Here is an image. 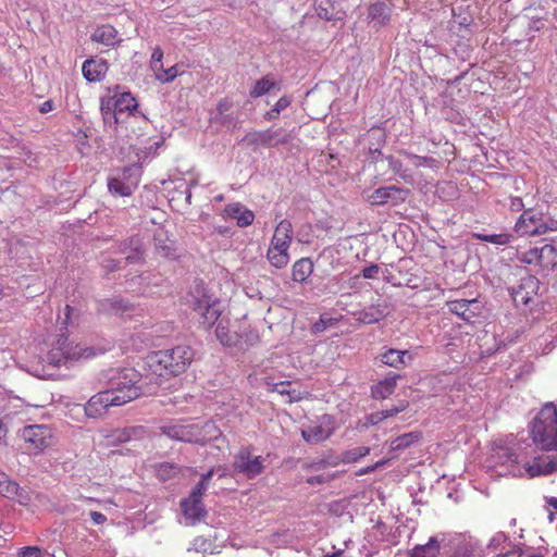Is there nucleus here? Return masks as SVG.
I'll return each instance as SVG.
<instances>
[{
  "label": "nucleus",
  "instance_id": "16",
  "mask_svg": "<svg viewBox=\"0 0 557 557\" xmlns=\"http://www.w3.org/2000/svg\"><path fill=\"white\" fill-rule=\"evenodd\" d=\"M515 232L520 236H539L546 234V228L542 215L533 209H527L517 220Z\"/></svg>",
  "mask_w": 557,
  "mask_h": 557
},
{
  "label": "nucleus",
  "instance_id": "49",
  "mask_svg": "<svg viewBox=\"0 0 557 557\" xmlns=\"http://www.w3.org/2000/svg\"><path fill=\"white\" fill-rule=\"evenodd\" d=\"M380 272V267L377 264H371L362 270V276L364 278H374Z\"/></svg>",
  "mask_w": 557,
  "mask_h": 557
},
{
  "label": "nucleus",
  "instance_id": "42",
  "mask_svg": "<svg viewBox=\"0 0 557 557\" xmlns=\"http://www.w3.org/2000/svg\"><path fill=\"white\" fill-rule=\"evenodd\" d=\"M162 59H163V51L159 46H157L153 49L151 59H150V67L154 73L159 72V70H162V65H163Z\"/></svg>",
  "mask_w": 557,
  "mask_h": 557
},
{
  "label": "nucleus",
  "instance_id": "53",
  "mask_svg": "<svg viewBox=\"0 0 557 557\" xmlns=\"http://www.w3.org/2000/svg\"><path fill=\"white\" fill-rule=\"evenodd\" d=\"M290 102L292 100L289 97L283 96L275 102L274 107L281 112L289 107Z\"/></svg>",
  "mask_w": 557,
  "mask_h": 557
},
{
  "label": "nucleus",
  "instance_id": "14",
  "mask_svg": "<svg viewBox=\"0 0 557 557\" xmlns=\"http://www.w3.org/2000/svg\"><path fill=\"white\" fill-rule=\"evenodd\" d=\"M409 195V189L391 185L376 188L375 190L366 196V200L371 206H384L386 203L397 206L399 203L405 202Z\"/></svg>",
  "mask_w": 557,
  "mask_h": 557
},
{
  "label": "nucleus",
  "instance_id": "25",
  "mask_svg": "<svg viewBox=\"0 0 557 557\" xmlns=\"http://www.w3.org/2000/svg\"><path fill=\"white\" fill-rule=\"evenodd\" d=\"M392 8L385 1H376L370 4L368 17L379 26H385L391 20Z\"/></svg>",
  "mask_w": 557,
  "mask_h": 557
},
{
  "label": "nucleus",
  "instance_id": "58",
  "mask_svg": "<svg viewBox=\"0 0 557 557\" xmlns=\"http://www.w3.org/2000/svg\"><path fill=\"white\" fill-rule=\"evenodd\" d=\"M307 482L311 485L322 484V483L326 482V479L323 475H312L307 479Z\"/></svg>",
  "mask_w": 557,
  "mask_h": 557
},
{
  "label": "nucleus",
  "instance_id": "63",
  "mask_svg": "<svg viewBox=\"0 0 557 557\" xmlns=\"http://www.w3.org/2000/svg\"><path fill=\"white\" fill-rule=\"evenodd\" d=\"M65 310H66V320H67V319H69V317H70V312H71V310H72V307H71V306H69V305H66Z\"/></svg>",
  "mask_w": 557,
  "mask_h": 557
},
{
  "label": "nucleus",
  "instance_id": "6",
  "mask_svg": "<svg viewBox=\"0 0 557 557\" xmlns=\"http://www.w3.org/2000/svg\"><path fill=\"white\" fill-rule=\"evenodd\" d=\"M293 234L290 221L284 219L277 223L267 250V259L272 267L283 269L288 264Z\"/></svg>",
  "mask_w": 557,
  "mask_h": 557
},
{
  "label": "nucleus",
  "instance_id": "24",
  "mask_svg": "<svg viewBox=\"0 0 557 557\" xmlns=\"http://www.w3.org/2000/svg\"><path fill=\"white\" fill-rule=\"evenodd\" d=\"M91 40L107 47H115L122 40L117 30L111 25H101L91 34Z\"/></svg>",
  "mask_w": 557,
  "mask_h": 557
},
{
  "label": "nucleus",
  "instance_id": "4",
  "mask_svg": "<svg viewBox=\"0 0 557 557\" xmlns=\"http://www.w3.org/2000/svg\"><path fill=\"white\" fill-rule=\"evenodd\" d=\"M162 434L171 440L206 445L207 443L218 440L222 432L211 421L199 424L170 423L161 428Z\"/></svg>",
  "mask_w": 557,
  "mask_h": 557
},
{
  "label": "nucleus",
  "instance_id": "61",
  "mask_svg": "<svg viewBox=\"0 0 557 557\" xmlns=\"http://www.w3.org/2000/svg\"><path fill=\"white\" fill-rule=\"evenodd\" d=\"M547 504L557 511V497L548 498Z\"/></svg>",
  "mask_w": 557,
  "mask_h": 557
},
{
  "label": "nucleus",
  "instance_id": "20",
  "mask_svg": "<svg viewBox=\"0 0 557 557\" xmlns=\"http://www.w3.org/2000/svg\"><path fill=\"white\" fill-rule=\"evenodd\" d=\"M202 493L196 494L193 490L189 497L181 502L183 515L186 519L193 522L199 521L206 515V510L202 505Z\"/></svg>",
  "mask_w": 557,
  "mask_h": 557
},
{
  "label": "nucleus",
  "instance_id": "52",
  "mask_svg": "<svg viewBox=\"0 0 557 557\" xmlns=\"http://www.w3.org/2000/svg\"><path fill=\"white\" fill-rule=\"evenodd\" d=\"M290 385L289 382H280V383H276L275 386H274V391L277 392L278 394L281 395H286L288 396V394H290V389L288 388Z\"/></svg>",
  "mask_w": 557,
  "mask_h": 557
},
{
  "label": "nucleus",
  "instance_id": "35",
  "mask_svg": "<svg viewBox=\"0 0 557 557\" xmlns=\"http://www.w3.org/2000/svg\"><path fill=\"white\" fill-rule=\"evenodd\" d=\"M109 190L116 196H131L132 187L120 178H111L108 183Z\"/></svg>",
  "mask_w": 557,
  "mask_h": 557
},
{
  "label": "nucleus",
  "instance_id": "34",
  "mask_svg": "<svg viewBox=\"0 0 557 557\" xmlns=\"http://www.w3.org/2000/svg\"><path fill=\"white\" fill-rule=\"evenodd\" d=\"M471 236L478 240L491 243V244L499 245V246L508 245L512 239V235L508 234V233L486 235V234L473 232V233H471Z\"/></svg>",
  "mask_w": 557,
  "mask_h": 557
},
{
  "label": "nucleus",
  "instance_id": "10",
  "mask_svg": "<svg viewBox=\"0 0 557 557\" xmlns=\"http://www.w3.org/2000/svg\"><path fill=\"white\" fill-rule=\"evenodd\" d=\"M125 405L124 397H113L111 392L101 391L92 395L84 406L85 416L90 419L103 418L110 407H120Z\"/></svg>",
  "mask_w": 557,
  "mask_h": 557
},
{
  "label": "nucleus",
  "instance_id": "43",
  "mask_svg": "<svg viewBox=\"0 0 557 557\" xmlns=\"http://www.w3.org/2000/svg\"><path fill=\"white\" fill-rule=\"evenodd\" d=\"M214 474V469H210L207 473H203L201 475V479L200 481L198 482V484L194 487V490L196 491V494L198 495L199 493H202L205 494L212 476Z\"/></svg>",
  "mask_w": 557,
  "mask_h": 557
},
{
  "label": "nucleus",
  "instance_id": "48",
  "mask_svg": "<svg viewBox=\"0 0 557 557\" xmlns=\"http://www.w3.org/2000/svg\"><path fill=\"white\" fill-rule=\"evenodd\" d=\"M387 461H388V459L379 460V461H376V462H375L374 465H372V466H368V467H366V468L360 469V470L357 472V474H358V475H363V474H368V473H370V472H373V471H375L376 469H379V468L383 467L384 465H386V463H387Z\"/></svg>",
  "mask_w": 557,
  "mask_h": 557
},
{
  "label": "nucleus",
  "instance_id": "62",
  "mask_svg": "<svg viewBox=\"0 0 557 557\" xmlns=\"http://www.w3.org/2000/svg\"><path fill=\"white\" fill-rule=\"evenodd\" d=\"M7 429L5 425L0 421V440L5 435Z\"/></svg>",
  "mask_w": 557,
  "mask_h": 557
},
{
  "label": "nucleus",
  "instance_id": "1",
  "mask_svg": "<svg viewBox=\"0 0 557 557\" xmlns=\"http://www.w3.org/2000/svg\"><path fill=\"white\" fill-rule=\"evenodd\" d=\"M188 302L193 311L200 317L203 325L211 327L218 322L215 335L223 346L235 347L240 343V336L230 331L228 321L219 320L222 313L220 300L211 295L202 283L195 284L189 293Z\"/></svg>",
  "mask_w": 557,
  "mask_h": 557
},
{
  "label": "nucleus",
  "instance_id": "13",
  "mask_svg": "<svg viewBox=\"0 0 557 557\" xmlns=\"http://www.w3.org/2000/svg\"><path fill=\"white\" fill-rule=\"evenodd\" d=\"M335 431V420L330 414H322L317 421L301 429L302 438L309 444L326 441Z\"/></svg>",
  "mask_w": 557,
  "mask_h": 557
},
{
  "label": "nucleus",
  "instance_id": "2",
  "mask_svg": "<svg viewBox=\"0 0 557 557\" xmlns=\"http://www.w3.org/2000/svg\"><path fill=\"white\" fill-rule=\"evenodd\" d=\"M195 352L187 345L150 352L146 364L150 374L160 380H170L187 371L194 361Z\"/></svg>",
  "mask_w": 557,
  "mask_h": 557
},
{
  "label": "nucleus",
  "instance_id": "29",
  "mask_svg": "<svg viewBox=\"0 0 557 557\" xmlns=\"http://www.w3.org/2000/svg\"><path fill=\"white\" fill-rule=\"evenodd\" d=\"M313 272V263L309 258H301L297 260L292 269L293 281L302 283Z\"/></svg>",
  "mask_w": 557,
  "mask_h": 557
},
{
  "label": "nucleus",
  "instance_id": "3",
  "mask_svg": "<svg viewBox=\"0 0 557 557\" xmlns=\"http://www.w3.org/2000/svg\"><path fill=\"white\" fill-rule=\"evenodd\" d=\"M497 460L495 463L506 466L508 472L513 476L530 478L547 475L557 471V460H546L542 457L535 458L532 463L527 461V456L522 451H516L508 447H499L493 455Z\"/></svg>",
  "mask_w": 557,
  "mask_h": 557
},
{
  "label": "nucleus",
  "instance_id": "64",
  "mask_svg": "<svg viewBox=\"0 0 557 557\" xmlns=\"http://www.w3.org/2000/svg\"><path fill=\"white\" fill-rule=\"evenodd\" d=\"M494 557H506L505 555H496Z\"/></svg>",
  "mask_w": 557,
  "mask_h": 557
},
{
  "label": "nucleus",
  "instance_id": "36",
  "mask_svg": "<svg viewBox=\"0 0 557 557\" xmlns=\"http://www.w3.org/2000/svg\"><path fill=\"white\" fill-rule=\"evenodd\" d=\"M17 483L11 481L4 473H0V495L11 497L17 493Z\"/></svg>",
  "mask_w": 557,
  "mask_h": 557
},
{
  "label": "nucleus",
  "instance_id": "8",
  "mask_svg": "<svg viewBox=\"0 0 557 557\" xmlns=\"http://www.w3.org/2000/svg\"><path fill=\"white\" fill-rule=\"evenodd\" d=\"M94 356L95 350L91 347L74 344L66 336L61 335L49 350L48 361L55 367H69L76 361L89 359Z\"/></svg>",
  "mask_w": 557,
  "mask_h": 557
},
{
  "label": "nucleus",
  "instance_id": "41",
  "mask_svg": "<svg viewBox=\"0 0 557 557\" xmlns=\"http://www.w3.org/2000/svg\"><path fill=\"white\" fill-rule=\"evenodd\" d=\"M146 434V430L144 426H131L126 428L122 431L121 436L119 437L121 441H129L131 438H139Z\"/></svg>",
  "mask_w": 557,
  "mask_h": 557
},
{
  "label": "nucleus",
  "instance_id": "5",
  "mask_svg": "<svg viewBox=\"0 0 557 557\" xmlns=\"http://www.w3.org/2000/svg\"><path fill=\"white\" fill-rule=\"evenodd\" d=\"M531 434L542 450H557V407L545 404L533 420Z\"/></svg>",
  "mask_w": 557,
  "mask_h": 557
},
{
  "label": "nucleus",
  "instance_id": "31",
  "mask_svg": "<svg viewBox=\"0 0 557 557\" xmlns=\"http://www.w3.org/2000/svg\"><path fill=\"white\" fill-rule=\"evenodd\" d=\"M440 554V543L436 537H431L425 545L416 546L410 557H437Z\"/></svg>",
  "mask_w": 557,
  "mask_h": 557
},
{
  "label": "nucleus",
  "instance_id": "15",
  "mask_svg": "<svg viewBox=\"0 0 557 557\" xmlns=\"http://www.w3.org/2000/svg\"><path fill=\"white\" fill-rule=\"evenodd\" d=\"M248 146L275 147L288 143V136L283 128H268L246 134L243 139Z\"/></svg>",
  "mask_w": 557,
  "mask_h": 557
},
{
  "label": "nucleus",
  "instance_id": "11",
  "mask_svg": "<svg viewBox=\"0 0 557 557\" xmlns=\"http://www.w3.org/2000/svg\"><path fill=\"white\" fill-rule=\"evenodd\" d=\"M22 437L27 444V449L40 453L54 444L52 430L47 425L33 424L23 429Z\"/></svg>",
  "mask_w": 557,
  "mask_h": 557
},
{
  "label": "nucleus",
  "instance_id": "59",
  "mask_svg": "<svg viewBox=\"0 0 557 557\" xmlns=\"http://www.w3.org/2000/svg\"><path fill=\"white\" fill-rule=\"evenodd\" d=\"M52 109H53V103H52V101L48 100L41 104L40 112L47 113V112H50Z\"/></svg>",
  "mask_w": 557,
  "mask_h": 557
},
{
  "label": "nucleus",
  "instance_id": "46",
  "mask_svg": "<svg viewBox=\"0 0 557 557\" xmlns=\"http://www.w3.org/2000/svg\"><path fill=\"white\" fill-rule=\"evenodd\" d=\"M544 227L546 228V233L549 231H557V210L555 209L546 221H544Z\"/></svg>",
  "mask_w": 557,
  "mask_h": 557
},
{
  "label": "nucleus",
  "instance_id": "28",
  "mask_svg": "<svg viewBox=\"0 0 557 557\" xmlns=\"http://www.w3.org/2000/svg\"><path fill=\"white\" fill-rule=\"evenodd\" d=\"M357 320L363 324H372L382 320L386 315L385 307L381 305H371L356 313Z\"/></svg>",
  "mask_w": 557,
  "mask_h": 557
},
{
  "label": "nucleus",
  "instance_id": "45",
  "mask_svg": "<svg viewBox=\"0 0 557 557\" xmlns=\"http://www.w3.org/2000/svg\"><path fill=\"white\" fill-rule=\"evenodd\" d=\"M17 556L18 557H41L42 549L38 546H25L18 550Z\"/></svg>",
  "mask_w": 557,
  "mask_h": 557
},
{
  "label": "nucleus",
  "instance_id": "9",
  "mask_svg": "<svg viewBox=\"0 0 557 557\" xmlns=\"http://www.w3.org/2000/svg\"><path fill=\"white\" fill-rule=\"evenodd\" d=\"M521 263L532 267V270L541 275H546L557 264V248L550 244L534 247L518 257Z\"/></svg>",
  "mask_w": 557,
  "mask_h": 557
},
{
  "label": "nucleus",
  "instance_id": "37",
  "mask_svg": "<svg viewBox=\"0 0 557 557\" xmlns=\"http://www.w3.org/2000/svg\"><path fill=\"white\" fill-rule=\"evenodd\" d=\"M400 153L406 157L413 166L420 168V166H433L435 163V160L431 157H422L414 153H411L406 150H401Z\"/></svg>",
  "mask_w": 557,
  "mask_h": 557
},
{
  "label": "nucleus",
  "instance_id": "23",
  "mask_svg": "<svg viewBox=\"0 0 557 557\" xmlns=\"http://www.w3.org/2000/svg\"><path fill=\"white\" fill-rule=\"evenodd\" d=\"M224 214L228 219L235 220L237 225L246 227L252 224L255 214L252 211L244 208L239 203H231L224 208Z\"/></svg>",
  "mask_w": 557,
  "mask_h": 557
},
{
  "label": "nucleus",
  "instance_id": "32",
  "mask_svg": "<svg viewBox=\"0 0 557 557\" xmlns=\"http://www.w3.org/2000/svg\"><path fill=\"white\" fill-rule=\"evenodd\" d=\"M181 471L180 466L171 462H161L156 466V475L162 482L176 478Z\"/></svg>",
  "mask_w": 557,
  "mask_h": 557
},
{
  "label": "nucleus",
  "instance_id": "39",
  "mask_svg": "<svg viewBox=\"0 0 557 557\" xmlns=\"http://www.w3.org/2000/svg\"><path fill=\"white\" fill-rule=\"evenodd\" d=\"M370 448L366 446L357 447L350 450H347L343 454V461L345 462H356L362 457L369 455Z\"/></svg>",
  "mask_w": 557,
  "mask_h": 557
},
{
  "label": "nucleus",
  "instance_id": "27",
  "mask_svg": "<svg viewBox=\"0 0 557 557\" xmlns=\"http://www.w3.org/2000/svg\"><path fill=\"white\" fill-rule=\"evenodd\" d=\"M99 310L108 314H124L133 310V306L121 298L104 299L99 304Z\"/></svg>",
  "mask_w": 557,
  "mask_h": 557
},
{
  "label": "nucleus",
  "instance_id": "26",
  "mask_svg": "<svg viewBox=\"0 0 557 557\" xmlns=\"http://www.w3.org/2000/svg\"><path fill=\"white\" fill-rule=\"evenodd\" d=\"M401 376L399 374H395L377 382L371 388L372 397L375 399H385L389 397L396 388L397 380Z\"/></svg>",
  "mask_w": 557,
  "mask_h": 557
},
{
  "label": "nucleus",
  "instance_id": "44",
  "mask_svg": "<svg viewBox=\"0 0 557 557\" xmlns=\"http://www.w3.org/2000/svg\"><path fill=\"white\" fill-rule=\"evenodd\" d=\"M408 406H409V403L407 400H401V401H399V404L397 406H394L386 410H382L383 417H384V419L394 417V416L398 414L399 412H403L404 410H406L408 408Z\"/></svg>",
  "mask_w": 557,
  "mask_h": 557
},
{
  "label": "nucleus",
  "instance_id": "56",
  "mask_svg": "<svg viewBox=\"0 0 557 557\" xmlns=\"http://www.w3.org/2000/svg\"><path fill=\"white\" fill-rule=\"evenodd\" d=\"M280 113L281 112L275 107H273L272 109L265 112L264 119L268 121L276 120L280 116Z\"/></svg>",
  "mask_w": 557,
  "mask_h": 557
},
{
  "label": "nucleus",
  "instance_id": "51",
  "mask_svg": "<svg viewBox=\"0 0 557 557\" xmlns=\"http://www.w3.org/2000/svg\"><path fill=\"white\" fill-rule=\"evenodd\" d=\"M524 203L520 197H512L510 199L509 209L512 212H519L523 209Z\"/></svg>",
  "mask_w": 557,
  "mask_h": 557
},
{
  "label": "nucleus",
  "instance_id": "12",
  "mask_svg": "<svg viewBox=\"0 0 557 557\" xmlns=\"http://www.w3.org/2000/svg\"><path fill=\"white\" fill-rule=\"evenodd\" d=\"M234 470L244 474L247 479H253L264 470V458L252 456L249 446L242 447L234 457Z\"/></svg>",
  "mask_w": 557,
  "mask_h": 557
},
{
  "label": "nucleus",
  "instance_id": "21",
  "mask_svg": "<svg viewBox=\"0 0 557 557\" xmlns=\"http://www.w3.org/2000/svg\"><path fill=\"white\" fill-rule=\"evenodd\" d=\"M412 359L413 357L409 350H399L394 348H389L380 355V360L383 364L398 370L407 367Z\"/></svg>",
  "mask_w": 557,
  "mask_h": 557
},
{
  "label": "nucleus",
  "instance_id": "19",
  "mask_svg": "<svg viewBox=\"0 0 557 557\" xmlns=\"http://www.w3.org/2000/svg\"><path fill=\"white\" fill-rule=\"evenodd\" d=\"M448 310L465 321H471L481 312V302L478 299H457L446 302Z\"/></svg>",
  "mask_w": 557,
  "mask_h": 557
},
{
  "label": "nucleus",
  "instance_id": "55",
  "mask_svg": "<svg viewBox=\"0 0 557 557\" xmlns=\"http://www.w3.org/2000/svg\"><path fill=\"white\" fill-rule=\"evenodd\" d=\"M388 165L392 169V171L396 174H398L401 170V162L399 160L394 159L393 157H388Z\"/></svg>",
  "mask_w": 557,
  "mask_h": 557
},
{
  "label": "nucleus",
  "instance_id": "30",
  "mask_svg": "<svg viewBox=\"0 0 557 557\" xmlns=\"http://www.w3.org/2000/svg\"><path fill=\"white\" fill-rule=\"evenodd\" d=\"M422 438V432L421 431H412L409 433L401 434L394 438L389 448L391 450H404L410 446H412L414 443H418Z\"/></svg>",
  "mask_w": 557,
  "mask_h": 557
},
{
  "label": "nucleus",
  "instance_id": "40",
  "mask_svg": "<svg viewBox=\"0 0 557 557\" xmlns=\"http://www.w3.org/2000/svg\"><path fill=\"white\" fill-rule=\"evenodd\" d=\"M156 78L161 83H171L173 82L181 73L178 72L177 64L164 70H159V72L154 73Z\"/></svg>",
  "mask_w": 557,
  "mask_h": 557
},
{
  "label": "nucleus",
  "instance_id": "17",
  "mask_svg": "<svg viewBox=\"0 0 557 557\" xmlns=\"http://www.w3.org/2000/svg\"><path fill=\"white\" fill-rule=\"evenodd\" d=\"M137 106L138 104L136 99L129 92H123L115 98L112 113L109 107H102L101 110L106 122L112 115L114 119V123H119L123 114H131L134 110L137 109Z\"/></svg>",
  "mask_w": 557,
  "mask_h": 557
},
{
  "label": "nucleus",
  "instance_id": "22",
  "mask_svg": "<svg viewBox=\"0 0 557 557\" xmlns=\"http://www.w3.org/2000/svg\"><path fill=\"white\" fill-rule=\"evenodd\" d=\"M108 63L102 59H88L83 63L82 72L88 82H100L108 72Z\"/></svg>",
  "mask_w": 557,
  "mask_h": 557
},
{
  "label": "nucleus",
  "instance_id": "33",
  "mask_svg": "<svg viewBox=\"0 0 557 557\" xmlns=\"http://www.w3.org/2000/svg\"><path fill=\"white\" fill-rule=\"evenodd\" d=\"M273 88H278L276 83L270 75H265L255 83L253 87L250 90V97L259 98L268 94Z\"/></svg>",
  "mask_w": 557,
  "mask_h": 557
},
{
  "label": "nucleus",
  "instance_id": "54",
  "mask_svg": "<svg viewBox=\"0 0 557 557\" xmlns=\"http://www.w3.org/2000/svg\"><path fill=\"white\" fill-rule=\"evenodd\" d=\"M89 516L95 524H102L107 521V517L99 511H90Z\"/></svg>",
  "mask_w": 557,
  "mask_h": 557
},
{
  "label": "nucleus",
  "instance_id": "7",
  "mask_svg": "<svg viewBox=\"0 0 557 557\" xmlns=\"http://www.w3.org/2000/svg\"><path fill=\"white\" fill-rule=\"evenodd\" d=\"M141 374L134 368H121L112 370L108 377L110 388L108 392L113 397H124L125 404L137 399L141 395V388L138 385Z\"/></svg>",
  "mask_w": 557,
  "mask_h": 557
},
{
  "label": "nucleus",
  "instance_id": "47",
  "mask_svg": "<svg viewBox=\"0 0 557 557\" xmlns=\"http://www.w3.org/2000/svg\"><path fill=\"white\" fill-rule=\"evenodd\" d=\"M233 107V101L228 98L221 99L216 104V112L220 116L224 115Z\"/></svg>",
  "mask_w": 557,
  "mask_h": 557
},
{
  "label": "nucleus",
  "instance_id": "18",
  "mask_svg": "<svg viewBox=\"0 0 557 557\" xmlns=\"http://www.w3.org/2000/svg\"><path fill=\"white\" fill-rule=\"evenodd\" d=\"M540 280L535 275H527L521 278L518 287L512 288V298L516 304L527 306L537 295Z\"/></svg>",
  "mask_w": 557,
  "mask_h": 557
},
{
  "label": "nucleus",
  "instance_id": "57",
  "mask_svg": "<svg viewBox=\"0 0 557 557\" xmlns=\"http://www.w3.org/2000/svg\"><path fill=\"white\" fill-rule=\"evenodd\" d=\"M383 420H384V417H383L382 411L371 413L369 417V422L371 424H377L379 422H381Z\"/></svg>",
  "mask_w": 557,
  "mask_h": 557
},
{
  "label": "nucleus",
  "instance_id": "50",
  "mask_svg": "<svg viewBox=\"0 0 557 557\" xmlns=\"http://www.w3.org/2000/svg\"><path fill=\"white\" fill-rule=\"evenodd\" d=\"M309 396V393H302L299 391L290 389V394H288V403L300 401Z\"/></svg>",
  "mask_w": 557,
  "mask_h": 557
},
{
  "label": "nucleus",
  "instance_id": "38",
  "mask_svg": "<svg viewBox=\"0 0 557 557\" xmlns=\"http://www.w3.org/2000/svg\"><path fill=\"white\" fill-rule=\"evenodd\" d=\"M450 557H474V545L467 540L460 541Z\"/></svg>",
  "mask_w": 557,
  "mask_h": 557
},
{
  "label": "nucleus",
  "instance_id": "60",
  "mask_svg": "<svg viewBox=\"0 0 557 557\" xmlns=\"http://www.w3.org/2000/svg\"><path fill=\"white\" fill-rule=\"evenodd\" d=\"M314 331L315 332H322L325 329V321L323 317L320 318V322L314 324Z\"/></svg>",
  "mask_w": 557,
  "mask_h": 557
}]
</instances>
